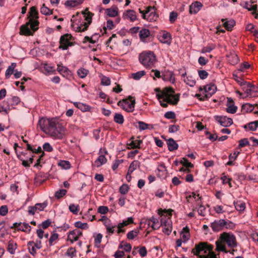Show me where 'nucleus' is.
I'll return each mask as SVG.
<instances>
[{
  "label": "nucleus",
  "mask_w": 258,
  "mask_h": 258,
  "mask_svg": "<svg viewBox=\"0 0 258 258\" xmlns=\"http://www.w3.org/2000/svg\"><path fill=\"white\" fill-rule=\"evenodd\" d=\"M41 130L51 137L57 139L63 138L64 128L56 118H41L38 121Z\"/></svg>",
  "instance_id": "f257e3e1"
},
{
  "label": "nucleus",
  "mask_w": 258,
  "mask_h": 258,
  "mask_svg": "<svg viewBox=\"0 0 258 258\" xmlns=\"http://www.w3.org/2000/svg\"><path fill=\"white\" fill-rule=\"evenodd\" d=\"M38 13L36 7H32L28 13L29 21L25 24L22 25L20 28V34L25 36H32L38 29L39 22L36 20L38 18Z\"/></svg>",
  "instance_id": "f03ea898"
},
{
  "label": "nucleus",
  "mask_w": 258,
  "mask_h": 258,
  "mask_svg": "<svg viewBox=\"0 0 258 258\" xmlns=\"http://www.w3.org/2000/svg\"><path fill=\"white\" fill-rule=\"evenodd\" d=\"M174 91L172 88H165L161 94H157L156 96L160 105L163 107H166L168 103L177 104V95H174Z\"/></svg>",
  "instance_id": "7ed1b4c3"
},
{
  "label": "nucleus",
  "mask_w": 258,
  "mask_h": 258,
  "mask_svg": "<svg viewBox=\"0 0 258 258\" xmlns=\"http://www.w3.org/2000/svg\"><path fill=\"white\" fill-rule=\"evenodd\" d=\"M213 247L212 245L208 244L207 242H202L196 244L191 252L195 255H199L200 258H217L213 251Z\"/></svg>",
  "instance_id": "20e7f679"
},
{
  "label": "nucleus",
  "mask_w": 258,
  "mask_h": 258,
  "mask_svg": "<svg viewBox=\"0 0 258 258\" xmlns=\"http://www.w3.org/2000/svg\"><path fill=\"white\" fill-rule=\"evenodd\" d=\"M172 210H166L165 209H160L159 210L158 214L160 216V223L161 225H164L166 226L167 224H169L170 218L172 215ZM148 225L151 226L154 230L158 229L160 226L158 220L153 217L150 219Z\"/></svg>",
  "instance_id": "39448f33"
},
{
  "label": "nucleus",
  "mask_w": 258,
  "mask_h": 258,
  "mask_svg": "<svg viewBox=\"0 0 258 258\" xmlns=\"http://www.w3.org/2000/svg\"><path fill=\"white\" fill-rule=\"evenodd\" d=\"M139 59L140 62L147 69L154 67L157 61L156 55L151 51H143L139 54Z\"/></svg>",
  "instance_id": "423d86ee"
},
{
  "label": "nucleus",
  "mask_w": 258,
  "mask_h": 258,
  "mask_svg": "<svg viewBox=\"0 0 258 258\" xmlns=\"http://www.w3.org/2000/svg\"><path fill=\"white\" fill-rule=\"evenodd\" d=\"M210 226L214 232H217L224 229H232L235 227V224L228 220L220 219L211 223Z\"/></svg>",
  "instance_id": "0eeeda50"
},
{
  "label": "nucleus",
  "mask_w": 258,
  "mask_h": 258,
  "mask_svg": "<svg viewBox=\"0 0 258 258\" xmlns=\"http://www.w3.org/2000/svg\"><path fill=\"white\" fill-rule=\"evenodd\" d=\"M136 101L134 97L129 96L127 98L120 100L117 105L128 112H132L135 109Z\"/></svg>",
  "instance_id": "6e6552de"
},
{
  "label": "nucleus",
  "mask_w": 258,
  "mask_h": 258,
  "mask_svg": "<svg viewBox=\"0 0 258 258\" xmlns=\"http://www.w3.org/2000/svg\"><path fill=\"white\" fill-rule=\"evenodd\" d=\"M74 38L70 34H66L61 36L59 39V49L62 50H67L69 47L74 46L75 44V42L72 41L74 40Z\"/></svg>",
  "instance_id": "1a4fd4ad"
},
{
  "label": "nucleus",
  "mask_w": 258,
  "mask_h": 258,
  "mask_svg": "<svg viewBox=\"0 0 258 258\" xmlns=\"http://www.w3.org/2000/svg\"><path fill=\"white\" fill-rule=\"evenodd\" d=\"M82 14L85 18V20L87 21L83 22L79 26L76 27V31L78 32H84L86 31L92 22V17L93 14L88 11V9L87 8L86 10L82 12Z\"/></svg>",
  "instance_id": "9d476101"
},
{
  "label": "nucleus",
  "mask_w": 258,
  "mask_h": 258,
  "mask_svg": "<svg viewBox=\"0 0 258 258\" xmlns=\"http://www.w3.org/2000/svg\"><path fill=\"white\" fill-rule=\"evenodd\" d=\"M154 7H148L145 10H142L141 9H139V12L142 14V18L149 21H156L158 16L155 12H152V10H154Z\"/></svg>",
  "instance_id": "9b49d317"
},
{
  "label": "nucleus",
  "mask_w": 258,
  "mask_h": 258,
  "mask_svg": "<svg viewBox=\"0 0 258 258\" xmlns=\"http://www.w3.org/2000/svg\"><path fill=\"white\" fill-rule=\"evenodd\" d=\"M220 238L221 242L227 244L229 247H235L237 246L235 236L231 233L224 232L221 234Z\"/></svg>",
  "instance_id": "f8f14e48"
},
{
  "label": "nucleus",
  "mask_w": 258,
  "mask_h": 258,
  "mask_svg": "<svg viewBox=\"0 0 258 258\" xmlns=\"http://www.w3.org/2000/svg\"><path fill=\"white\" fill-rule=\"evenodd\" d=\"M180 163L182 164V166L179 169L178 171L181 173L190 172V169L194 167V165L185 158H182L181 159Z\"/></svg>",
  "instance_id": "ddd939ff"
},
{
  "label": "nucleus",
  "mask_w": 258,
  "mask_h": 258,
  "mask_svg": "<svg viewBox=\"0 0 258 258\" xmlns=\"http://www.w3.org/2000/svg\"><path fill=\"white\" fill-rule=\"evenodd\" d=\"M181 238L178 239V247L180 246L182 244V242H185L189 238V228L188 226L184 227L182 231L180 233Z\"/></svg>",
  "instance_id": "4468645a"
},
{
  "label": "nucleus",
  "mask_w": 258,
  "mask_h": 258,
  "mask_svg": "<svg viewBox=\"0 0 258 258\" xmlns=\"http://www.w3.org/2000/svg\"><path fill=\"white\" fill-rule=\"evenodd\" d=\"M215 118L217 121L224 127L229 126L233 123L232 119L225 116H216Z\"/></svg>",
  "instance_id": "2eb2a0df"
},
{
  "label": "nucleus",
  "mask_w": 258,
  "mask_h": 258,
  "mask_svg": "<svg viewBox=\"0 0 258 258\" xmlns=\"http://www.w3.org/2000/svg\"><path fill=\"white\" fill-rule=\"evenodd\" d=\"M253 2H245L243 5V7L248 10L249 11H253L252 14L255 15V18L258 19V13L256 12L257 6V5H253Z\"/></svg>",
  "instance_id": "dca6fc26"
},
{
  "label": "nucleus",
  "mask_w": 258,
  "mask_h": 258,
  "mask_svg": "<svg viewBox=\"0 0 258 258\" xmlns=\"http://www.w3.org/2000/svg\"><path fill=\"white\" fill-rule=\"evenodd\" d=\"M203 89L205 92L207 93L205 95V97L206 98H209L215 93L217 90V87L215 84L210 83L209 84L205 86Z\"/></svg>",
  "instance_id": "f3484780"
},
{
  "label": "nucleus",
  "mask_w": 258,
  "mask_h": 258,
  "mask_svg": "<svg viewBox=\"0 0 258 258\" xmlns=\"http://www.w3.org/2000/svg\"><path fill=\"white\" fill-rule=\"evenodd\" d=\"M82 235V232L80 230L76 229L69 232L68 235V239L73 243L74 241L78 240L80 236Z\"/></svg>",
  "instance_id": "a211bd4d"
},
{
  "label": "nucleus",
  "mask_w": 258,
  "mask_h": 258,
  "mask_svg": "<svg viewBox=\"0 0 258 258\" xmlns=\"http://www.w3.org/2000/svg\"><path fill=\"white\" fill-rule=\"evenodd\" d=\"M134 223V219L132 217H128L126 220H123L122 222L119 223L117 225V233H124L125 231V229H122L124 226H127L130 224Z\"/></svg>",
  "instance_id": "6ab92c4d"
},
{
  "label": "nucleus",
  "mask_w": 258,
  "mask_h": 258,
  "mask_svg": "<svg viewBox=\"0 0 258 258\" xmlns=\"http://www.w3.org/2000/svg\"><path fill=\"white\" fill-rule=\"evenodd\" d=\"M178 74H181L184 82L190 87H194L196 84V80L191 76L185 77L186 73H182L180 70H178Z\"/></svg>",
  "instance_id": "aec40b11"
},
{
  "label": "nucleus",
  "mask_w": 258,
  "mask_h": 258,
  "mask_svg": "<svg viewBox=\"0 0 258 258\" xmlns=\"http://www.w3.org/2000/svg\"><path fill=\"white\" fill-rule=\"evenodd\" d=\"M227 106L226 111L228 113L233 114L237 110V107L234 105V101L231 98H227Z\"/></svg>",
  "instance_id": "412c9836"
},
{
  "label": "nucleus",
  "mask_w": 258,
  "mask_h": 258,
  "mask_svg": "<svg viewBox=\"0 0 258 258\" xmlns=\"http://www.w3.org/2000/svg\"><path fill=\"white\" fill-rule=\"evenodd\" d=\"M123 18L124 19H130L131 21L134 22L137 19L136 13L132 10H126L123 13Z\"/></svg>",
  "instance_id": "4be33fe9"
},
{
  "label": "nucleus",
  "mask_w": 258,
  "mask_h": 258,
  "mask_svg": "<svg viewBox=\"0 0 258 258\" xmlns=\"http://www.w3.org/2000/svg\"><path fill=\"white\" fill-rule=\"evenodd\" d=\"M246 131H255L258 127V120L248 122L243 126Z\"/></svg>",
  "instance_id": "5701e85b"
},
{
  "label": "nucleus",
  "mask_w": 258,
  "mask_h": 258,
  "mask_svg": "<svg viewBox=\"0 0 258 258\" xmlns=\"http://www.w3.org/2000/svg\"><path fill=\"white\" fill-rule=\"evenodd\" d=\"M159 40L163 43H168L171 40V35L170 33L163 31L160 33L159 35Z\"/></svg>",
  "instance_id": "b1692460"
},
{
  "label": "nucleus",
  "mask_w": 258,
  "mask_h": 258,
  "mask_svg": "<svg viewBox=\"0 0 258 258\" xmlns=\"http://www.w3.org/2000/svg\"><path fill=\"white\" fill-rule=\"evenodd\" d=\"M221 21L223 23V26L227 31H231L235 24V22L232 19L227 20V19H222Z\"/></svg>",
  "instance_id": "393cba45"
},
{
  "label": "nucleus",
  "mask_w": 258,
  "mask_h": 258,
  "mask_svg": "<svg viewBox=\"0 0 258 258\" xmlns=\"http://www.w3.org/2000/svg\"><path fill=\"white\" fill-rule=\"evenodd\" d=\"M203 5L199 2H196L192 3L189 7V13L190 14L197 13L202 7Z\"/></svg>",
  "instance_id": "a878e982"
},
{
  "label": "nucleus",
  "mask_w": 258,
  "mask_h": 258,
  "mask_svg": "<svg viewBox=\"0 0 258 258\" xmlns=\"http://www.w3.org/2000/svg\"><path fill=\"white\" fill-rule=\"evenodd\" d=\"M118 8L115 6H112L110 8L106 9L105 10V14L110 17H115L118 15Z\"/></svg>",
  "instance_id": "bb28decb"
},
{
  "label": "nucleus",
  "mask_w": 258,
  "mask_h": 258,
  "mask_svg": "<svg viewBox=\"0 0 258 258\" xmlns=\"http://www.w3.org/2000/svg\"><path fill=\"white\" fill-rule=\"evenodd\" d=\"M166 143L168 146V150L170 151H173L177 149V144L176 141L172 138H169L166 140Z\"/></svg>",
  "instance_id": "cd10ccee"
},
{
  "label": "nucleus",
  "mask_w": 258,
  "mask_h": 258,
  "mask_svg": "<svg viewBox=\"0 0 258 258\" xmlns=\"http://www.w3.org/2000/svg\"><path fill=\"white\" fill-rule=\"evenodd\" d=\"M107 162V159L103 154H100L98 158L95 161V164L97 167H100Z\"/></svg>",
  "instance_id": "c85d7f7f"
},
{
  "label": "nucleus",
  "mask_w": 258,
  "mask_h": 258,
  "mask_svg": "<svg viewBox=\"0 0 258 258\" xmlns=\"http://www.w3.org/2000/svg\"><path fill=\"white\" fill-rule=\"evenodd\" d=\"M82 2V0H68L65 2L64 5L67 7L73 8L81 4Z\"/></svg>",
  "instance_id": "c756f323"
},
{
  "label": "nucleus",
  "mask_w": 258,
  "mask_h": 258,
  "mask_svg": "<svg viewBox=\"0 0 258 258\" xmlns=\"http://www.w3.org/2000/svg\"><path fill=\"white\" fill-rule=\"evenodd\" d=\"M234 205L235 209L240 212L244 211L245 209V204L242 201H238L234 202Z\"/></svg>",
  "instance_id": "7c9ffc66"
},
{
  "label": "nucleus",
  "mask_w": 258,
  "mask_h": 258,
  "mask_svg": "<svg viewBox=\"0 0 258 258\" xmlns=\"http://www.w3.org/2000/svg\"><path fill=\"white\" fill-rule=\"evenodd\" d=\"M182 179H184L186 182H191L194 181V176L190 172L182 173L181 175H178Z\"/></svg>",
  "instance_id": "2f4dec72"
},
{
  "label": "nucleus",
  "mask_w": 258,
  "mask_h": 258,
  "mask_svg": "<svg viewBox=\"0 0 258 258\" xmlns=\"http://www.w3.org/2000/svg\"><path fill=\"white\" fill-rule=\"evenodd\" d=\"M20 102V99L18 97L13 96L7 99V103L8 106H14L17 105Z\"/></svg>",
  "instance_id": "473e14b6"
},
{
  "label": "nucleus",
  "mask_w": 258,
  "mask_h": 258,
  "mask_svg": "<svg viewBox=\"0 0 258 258\" xmlns=\"http://www.w3.org/2000/svg\"><path fill=\"white\" fill-rule=\"evenodd\" d=\"M240 85L242 87L243 91L247 94V96H249L250 83L246 81L240 82Z\"/></svg>",
  "instance_id": "72a5a7b5"
},
{
  "label": "nucleus",
  "mask_w": 258,
  "mask_h": 258,
  "mask_svg": "<svg viewBox=\"0 0 258 258\" xmlns=\"http://www.w3.org/2000/svg\"><path fill=\"white\" fill-rule=\"evenodd\" d=\"M150 32L148 29H142L139 33V36L142 41H144L147 37L149 36Z\"/></svg>",
  "instance_id": "f704fd0d"
},
{
  "label": "nucleus",
  "mask_w": 258,
  "mask_h": 258,
  "mask_svg": "<svg viewBox=\"0 0 258 258\" xmlns=\"http://www.w3.org/2000/svg\"><path fill=\"white\" fill-rule=\"evenodd\" d=\"M140 165V162L137 160H135L133 161L128 168L127 172L129 173H132L134 170H135L137 167H139Z\"/></svg>",
  "instance_id": "c9c22d12"
},
{
  "label": "nucleus",
  "mask_w": 258,
  "mask_h": 258,
  "mask_svg": "<svg viewBox=\"0 0 258 258\" xmlns=\"http://www.w3.org/2000/svg\"><path fill=\"white\" fill-rule=\"evenodd\" d=\"M114 121L117 123L122 124L124 122L123 116L120 113H116L114 116Z\"/></svg>",
  "instance_id": "e433bc0d"
},
{
  "label": "nucleus",
  "mask_w": 258,
  "mask_h": 258,
  "mask_svg": "<svg viewBox=\"0 0 258 258\" xmlns=\"http://www.w3.org/2000/svg\"><path fill=\"white\" fill-rule=\"evenodd\" d=\"M31 226L28 223H24L22 225V224L21 225L20 227L18 228V230L29 233L31 231Z\"/></svg>",
  "instance_id": "4c0bfd02"
},
{
  "label": "nucleus",
  "mask_w": 258,
  "mask_h": 258,
  "mask_svg": "<svg viewBox=\"0 0 258 258\" xmlns=\"http://www.w3.org/2000/svg\"><path fill=\"white\" fill-rule=\"evenodd\" d=\"M17 248V243H15L13 241H10L8 243V250L11 253H15V250Z\"/></svg>",
  "instance_id": "58836bf2"
},
{
  "label": "nucleus",
  "mask_w": 258,
  "mask_h": 258,
  "mask_svg": "<svg viewBox=\"0 0 258 258\" xmlns=\"http://www.w3.org/2000/svg\"><path fill=\"white\" fill-rule=\"evenodd\" d=\"M142 143V141L141 140H132L128 145L130 146L132 149H140L141 144Z\"/></svg>",
  "instance_id": "ea45409f"
},
{
  "label": "nucleus",
  "mask_w": 258,
  "mask_h": 258,
  "mask_svg": "<svg viewBox=\"0 0 258 258\" xmlns=\"http://www.w3.org/2000/svg\"><path fill=\"white\" fill-rule=\"evenodd\" d=\"M145 74L146 72L144 71H141L137 73L132 74V77L135 80H139Z\"/></svg>",
  "instance_id": "a19ab883"
},
{
  "label": "nucleus",
  "mask_w": 258,
  "mask_h": 258,
  "mask_svg": "<svg viewBox=\"0 0 258 258\" xmlns=\"http://www.w3.org/2000/svg\"><path fill=\"white\" fill-rule=\"evenodd\" d=\"M138 123L139 124V128L141 131H143L147 129L149 126H151V128H153V125L151 124H147L143 121H139L138 122Z\"/></svg>",
  "instance_id": "79ce46f5"
},
{
  "label": "nucleus",
  "mask_w": 258,
  "mask_h": 258,
  "mask_svg": "<svg viewBox=\"0 0 258 258\" xmlns=\"http://www.w3.org/2000/svg\"><path fill=\"white\" fill-rule=\"evenodd\" d=\"M216 243V249L218 251H223L225 253H228V250L226 249L225 245L222 242H219L217 241Z\"/></svg>",
  "instance_id": "37998d69"
},
{
  "label": "nucleus",
  "mask_w": 258,
  "mask_h": 258,
  "mask_svg": "<svg viewBox=\"0 0 258 258\" xmlns=\"http://www.w3.org/2000/svg\"><path fill=\"white\" fill-rule=\"evenodd\" d=\"M27 150L32 151L36 154L41 153L43 151L41 147L39 146L37 149H34L29 144L27 145Z\"/></svg>",
  "instance_id": "c03bdc74"
},
{
  "label": "nucleus",
  "mask_w": 258,
  "mask_h": 258,
  "mask_svg": "<svg viewBox=\"0 0 258 258\" xmlns=\"http://www.w3.org/2000/svg\"><path fill=\"white\" fill-rule=\"evenodd\" d=\"M34 242L33 241L28 242L27 244L29 251L30 253L33 255H34L36 253L35 247L34 246Z\"/></svg>",
  "instance_id": "a18cd8bd"
},
{
  "label": "nucleus",
  "mask_w": 258,
  "mask_h": 258,
  "mask_svg": "<svg viewBox=\"0 0 258 258\" xmlns=\"http://www.w3.org/2000/svg\"><path fill=\"white\" fill-rule=\"evenodd\" d=\"M40 12L42 14L45 15H49L52 14L51 11L46 7L45 4H43L42 7L40 9Z\"/></svg>",
  "instance_id": "49530a36"
},
{
  "label": "nucleus",
  "mask_w": 258,
  "mask_h": 258,
  "mask_svg": "<svg viewBox=\"0 0 258 258\" xmlns=\"http://www.w3.org/2000/svg\"><path fill=\"white\" fill-rule=\"evenodd\" d=\"M69 208L70 211L74 214H77L80 210L79 206L74 204H70Z\"/></svg>",
  "instance_id": "de8ad7c7"
},
{
  "label": "nucleus",
  "mask_w": 258,
  "mask_h": 258,
  "mask_svg": "<svg viewBox=\"0 0 258 258\" xmlns=\"http://www.w3.org/2000/svg\"><path fill=\"white\" fill-rule=\"evenodd\" d=\"M139 233V231L137 230H134L130 231L127 234V238L128 239H133L137 236Z\"/></svg>",
  "instance_id": "09e8293b"
},
{
  "label": "nucleus",
  "mask_w": 258,
  "mask_h": 258,
  "mask_svg": "<svg viewBox=\"0 0 258 258\" xmlns=\"http://www.w3.org/2000/svg\"><path fill=\"white\" fill-rule=\"evenodd\" d=\"M88 71L84 68H81V69H79L77 72L78 76L81 78H84L88 74Z\"/></svg>",
  "instance_id": "8fccbe9b"
},
{
  "label": "nucleus",
  "mask_w": 258,
  "mask_h": 258,
  "mask_svg": "<svg viewBox=\"0 0 258 258\" xmlns=\"http://www.w3.org/2000/svg\"><path fill=\"white\" fill-rule=\"evenodd\" d=\"M198 73L200 78L202 80L206 79L209 76L208 73L205 70H198Z\"/></svg>",
  "instance_id": "3c124183"
},
{
  "label": "nucleus",
  "mask_w": 258,
  "mask_h": 258,
  "mask_svg": "<svg viewBox=\"0 0 258 258\" xmlns=\"http://www.w3.org/2000/svg\"><path fill=\"white\" fill-rule=\"evenodd\" d=\"M75 226L76 227L80 228L82 229H87L88 228V224L86 223H82L80 221L76 222L75 223Z\"/></svg>",
  "instance_id": "603ef678"
},
{
  "label": "nucleus",
  "mask_w": 258,
  "mask_h": 258,
  "mask_svg": "<svg viewBox=\"0 0 258 258\" xmlns=\"http://www.w3.org/2000/svg\"><path fill=\"white\" fill-rule=\"evenodd\" d=\"M58 166H60L61 168L63 169H69L70 168V162L68 161L62 160L60 161L58 164Z\"/></svg>",
  "instance_id": "864d4df0"
},
{
  "label": "nucleus",
  "mask_w": 258,
  "mask_h": 258,
  "mask_svg": "<svg viewBox=\"0 0 258 258\" xmlns=\"http://www.w3.org/2000/svg\"><path fill=\"white\" fill-rule=\"evenodd\" d=\"M47 206V203L46 202H44L43 203H37L35 205V208L36 210L38 211H42L43 209L46 207Z\"/></svg>",
  "instance_id": "5fc2aeb1"
},
{
  "label": "nucleus",
  "mask_w": 258,
  "mask_h": 258,
  "mask_svg": "<svg viewBox=\"0 0 258 258\" xmlns=\"http://www.w3.org/2000/svg\"><path fill=\"white\" fill-rule=\"evenodd\" d=\"M67 192V190L66 189H61L55 192V196L57 198V199H59L66 195Z\"/></svg>",
  "instance_id": "6e6d98bb"
},
{
  "label": "nucleus",
  "mask_w": 258,
  "mask_h": 258,
  "mask_svg": "<svg viewBox=\"0 0 258 258\" xmlns=\"http://www.w3.org/2000/svg\"><path fill=\"white\" fill-rule=\"evenodd\" d=\"M249 145V142H248L247 139L244 138L240 140L239 141L238 148H241L246 146Z\"/></svg>",
  "instance_id": "4d7b16f0"
},
{
  "label": "nucleus",
  "mask_w": 258,
  "mask_h": 258,
  "mask_svg": "<svg viewBox=\"0 0 258 258\" xmlns=\"http://www.w3.org/2000/svg\"><path fill=\"white\" fill-rule=\"evenodd\" d=\"M115 27L113 22L111 20H108L106 22V26H104L103 29L105 31H106L107 28L109 30H112Z\"/></svg>",
  "instance_id": "13d9d810"
},
{
  "label": "nucleus",
  "mask_w": 258,
  "mask_h": 258,
  "mask_svg": "<svg viewBox=\"0 0 258 258\" xmlns=\"http://www.w3.org/2000/svg\"><path fill=\"white\" fill-rule=\"evenodd\" d=\"M129 187L126 184H122L119 188V192L121 194L125 195L128 191Z\"/></svg>",
  "instance_id": "bf43d9fd"
},
{
  "label": "nucleus",
  "mask_w": 258,
  "mask_h": 258,
  "mask_svg": "<svg viewBox=\"0 0 258 258\" xmlns=\"http://www.w3.org/2000/svg\"><path fill=\"white\" fill-rule=\"evenodd\" d=\"M58 235L57 233L52 234L50 238L48 240L49 246H51L53 244V242L55 241L58 238Z\"/></svg>",
  "instance_id": "052dcab7"
},
{
  "label": "nucleus",
  "mask_w": 258,
  "mask_h": 258,
  "mask_svg": "<svg viewBox=\"0 0 258 258\" xmlns=\"http://www.w3.org/2000/svg\"><path fill=\"white\" fill-rule=\"evenodd\" d=\"M78 108L80 109L83 112H85L89 110L90 107L88 105L80 102V104H79V106H78Z\"/></svg>",
  "instance_id": "680f3d73"
},
{
  "label": "nucleus",
  "mask_w": 258,
  "mask_h": 258,
  "mask_svg": "<svg viewBox=\"0 0 258 258\" xmlns=\"http://www.w3.org/2000/svg\"><path fill=\"white\" fill-rule=\"evenodd\" d=\"M198 204L199 205V208L198 209V212L199 214L202 216H205L206 208L202 204L200 205L199 203H198Z\"/></svg>",
  "instance_id": "e2e57ef3"
},
{
  "label": "nucleus",
  "mask_w": 258,
  "mask_h": 258,
  "mask_svg": "<svg viewBox=\"0 0 258 258\" xmlns=\"http://www.w3.org/2000/svg\"><path fill=\"white\" fill-rule=\"evenodd\" d=\"M76 251L75 248L70 247L68 249L66 253L68 256L73 257L76 255Z\"/></svg>",
  "instance_id": "0e129e2a"
},
{
  "label": "nucleus",
  "mask_w": 258,
  "mask_h": 258,
  "mask_svg": "<svg viewBox=\"0 0 258 258\" xmlns=\"http://www.w3.org/2000/svg\"><path fill=\"white\" fill-rule=\"evenodd\" d=\"M8 208L7 206L3 205L0 207V215L4 216L7 214Z\"/></svg>",
  "instance_id": "69168bd1"
},
{
  "label": "nucleus",
  "mask_w": 258,
  "mask_h": 258,
  "mask_svg": "<svg viewBox=\"0 0 258 258\" xmlns=\"http://www.w3.org/2000/svg\"><path fill=\"white\" fill-rule=\"evenodd\" d=\"M43 149L44 151L48 152H52L53 151V148L48 143H45L43 145Z\"/></svg>",
  "instance_id": "338daca9"
},
{
  "label": "nucleus",
  "mask_w": 258,
  "mask_h": 258,
  "mask_svg": "<svg viewBox=\"0 0 258 258\" xmlns=\"http://www.w3.org/2000/svg\"><path fill=\"white\" fill-rule=\"evenodd\" d=\"M108 211V208L106 206H100L98 208V212L101 214H105Z\"/></svg>",
  "instance_id": "774afa93"
}]
</instances>
